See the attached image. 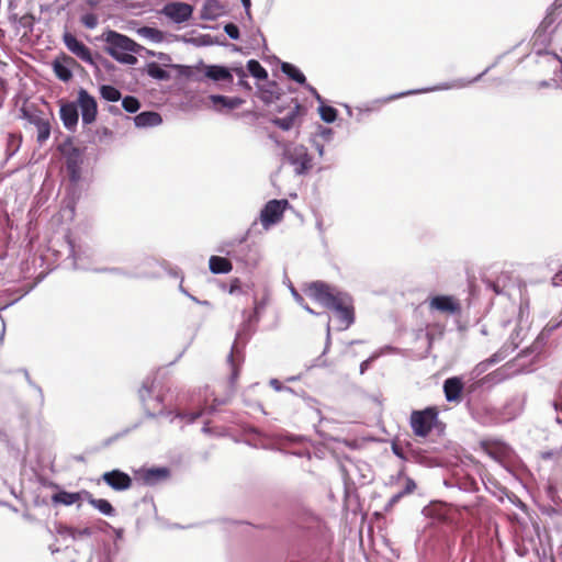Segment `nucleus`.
Wrapping results in <instances>:
<instances>
[{"label":"nucleus","mask_w":562,"mask_h":562,"mask_svg":"<svg viewBox=\"0 0 562 562\" xmlns=\"http://www.w3.org/2000/svg\"><path fill=\"white\" fill-rule=\"evenodd\" d=\"M535 54L538 56L536 63L540 67L549 68L548 70L552 71L554 76H557L558 72H562V58L557 54L541 48L535 50Z\"/></svg>","instance_id":"412c9836"},{"label":"nucleus","mask_w":562,"mask_h":562,"mask_svg":"<svg viewBox=\"0 0 562 562\" xmlns=\"http://www.w3.org/2000/svg\"><path fill=\"white\" fill-rule=\"evenodd\" d=\"M430 310H436L450 315H459L461 313L460 303L450 295H436L429 301Z\"/></svg>","instance_id":"f3484780"},{"label":"nucleus","mask_w":562,"mask_h":562,"mask_svg":"<svg viewBox=\"0 0 562 562\" xmlns=\"http://www.w3.org/2000/svg\"><path fill=\"white\" fill-rule=\"evenodd\" d=\"M302 106L296 101H294V105L290 108L289 112L283 117L274 116L270 120V122L281 128L282 131H290L294 127H300L301 120H300V113H301Z\"/></svg>","instance_id":"a211bd4d"},{"label":"nucleus","mask_w":562,"mask_h":562,"mask_svg":"<svg viewBox=\"0 0 562 562\" xmlns=\"http://www.w3.org/2000/svg\"><path fill=\"white\" fill-rule=\"evenodd\" d=\"M262 307L261 304L259 303H256L255 304V308H254V312L250 313L247 317L249 318V321H252L254 324H258L259 319H260V315H259V310Z\"/></svg>","instance_id":"bf43d9fd"},{"label":"nucleus","mask_w":562,"mask_h":562,"mask_svg":"<svg viewBox=\"0 0 562 562\" xmlns=\"http://www.w3.org/2000/svg\"><path fill=\"white\" fill-rule=\"evenodd\" d=\"M63 40L68 50L80 58L82 61L88 64L95 63L90 48L86 46L81 41L77 40L74 34L65 32Z\"/></svg>","instance_id":"4468645a"},{"label":"nucleus","mask_w":562,"mask_h":562,"mask_svg":"<svg viewBox=\"0 0 562 562\" xmlns=\"http://www.w3.org/2000/svg\"><path fill=\"white\" fill-rule=\"evenodd\" d=\"M71 63H75L74 58L66 55H64L63 60L57 58L53 61L54 74L59 80L67 82L72 78V71L69 68Z\"/></svg>","instance_id":"cd10ccee"},{"label":"nucleus","mask_w":562,"mask_h":562,"mask_svg":"<svg viewBox=\"0 0 562 562\" xmlns=\"http://www.w3.org/2000/svg\"><path fill=\"white\" fill-rule=\"evenodd\" d=\"M136 127L146 128L155 127L161 124L162 119L158 112L144 111L134 116Z\"/></svg>","instance_id":"bb28decb"},{"label":"nucleus","mask_w":562,"mask_h":562,"mask_svg":"<svg viewBox=\"0 0 562 562\" xmlns=\"http://www.w3.org/2000/svg\"><path fill=\"white\" fill-rule=\"evenodd\" d=\"M381 355H383V349L378 352H374L367 360L362 361L360 363V373L363 374L369 369L371 362L378 359Z\"/></svg>","instance_id":"603ef678"},{"label":"nucleus","mask_w":562,"mask_h":562,"mask_svg":"<svg viewBox=\"0 0 562 562\" xmlns=\"http://www.w3.org/2000/svg\"><path fill=\"white\" fill-rule=\"evenodd\" d=\"M553 407L558 412V416L555 417V422L562 425V403L553 402Z\"/></svg>","instance_id":"0e129e2a"},{"label":"nucleus","mask_w":562,"mask_h":562,"mask_svg":"<svg viewBox=\"0 0 562 562\" xmlns=\"http://www.w3.org/2000/svg\"><path fill=\"white\" fill-rule=\"evenodd\" d=\"M495 65H496V63L491 65V66H488L485 70H483L480 75H477L476 77H474L471 80L459 79V80H456L453 82H446V83H442V85H439V86H435V87H430V88H424V89H418V90H408V91H405V92H401V93H397V94L390 95L389 98H386V101L395 100V99H398V98H402V97H405V95H411V94L425 93V92L438 91V90H449V89H452V88H464V87H467V86H469L471 83H474V82L479 81Z\"/></svg>","instance_id":"9d476101"},{"label":"nucleus","mask_w":562,"mask_h":562,"mask_svg":"<svg viewBox=\"0 0 562 562\" xmlns=\"http://www.w3.org/2000/svg\"><path fill=\"white\" fill-rule=\"evenodd\" d=\"M22 138L14 134H9L7 139V158H11L20 149Z\"/></svg>","instance_id":"ea45409f"},{"label":"nucleus","mask_w":562,"mask_h":562,"mask_svg":"<svg viewBox=\"0 0 562 562\" xmlns=\"http://www.w3.org/2000/svg\"><path fill=\"white\" fill-rule=\"evenodd\" d=\"M128 431H130V429H125L123 432H119V434H116V435L105 439L104 442H103V446L104 447L110 446L112 442H114L115 440H117L122 436L126 435Z\"/></svg>","instance_id":"e2e57ef3"},{"label":"nucleus","mask_w":562,"mask_h":562,"mask_svg":"<svg viewBox=\"0 0 562 562\" xmlns=\"http://www.w3.org/2000/svg\"><path fill=\"white\" fill-rule=\"evenodd\" d=\"M66 532L74 540L82 537H90L92 535V530L89 527L78 529V528H67Z\"/></svg>","instance_id":"49530a36"},{"label":"nucleus","mask_w":562,"mask_h":562,"mask_svg":"<svg viewBox=\"0 0 562 562\" xmlns=\"http://www.w3.org/2000/svg\"><path fill=\"white\" fill-rule=\"evenodd\" d=\"M122 106L128 113H136L140 108V102L133 95H126L122 99Z\"/></svg>","instance_id":"37998d69"},{"label":"nucleus","mask_w":562,"mask_h":562,"mask_svg":"<svg viewBox=\"0 0 562 562\" xmlns=\"http://www.w3.org/2000/svg\"><path fill=\"white\" fill-rule=\"evenodd\" d=\"M317 135L322 137L325 142H330L334 136V131L329 127L319 126Z\"/></svg>","instance_id":"5fc2aeb1"},{"label":"nucleus","mask_w":562,"mask_h":562,"mask_svg":"<svg viewBox=\"0 0 562 562\" xmlns=\"http://www.w3.org/2000/svg\"><path fill=\"white\" fill-rule=\"evenodd\" d=\"M239 247V238H236V239H232V240H226V241H223L218 247H217V251L220 254H224L226 255L227 257L229 258H241L240 255H238L236 252V249H238Z\"/></svg>","instance_id":"c9c22d12"},{"label":"nucleus","mask_w":562,"mask_h":562,"mask_svg":"<svg viewBox=\"0 0 562 562\" xmlns=\"http://www.w3.org/2000/svg\"><path fill=\"white\" fill-rule=\"evenodd\" d=\"M102 480L117 492L126 491L132 486L131 476L117 469L103 473Z\"/></svg>","instance_id":"6ab92c4d"},{"label":"nucleus","mask_w":562,"mask_h":562,"mask_svg":"<svg viewBox=\"0 0 562 562\" xmlns=\"http://www.w3.org/2000/svg\"><path fill=\"white\" fill-rule=\"evenodd\" d=\"M204 75L213 81L232 82L233 75L229 68L222 65H207L204 67Z\"/></svg>","instance_id":"a878e982"},{"label":"nucleus","mask_w":562,"mask_h":562,"mask_svg":"<svg viewBox=\"0 0 562 562\" xmlns=\"http://www.w3.org/2000/svg\"><path fill=\"white\" fill-rule=\"evenodd\" d=\"M276 143L283 148V156L294 167L295 175L303 176L312 169V157L304 145L279 140Z\"/></svg>","instance_id":"39448f33"},{"label":"nucleus","mask_w":562,"mask_h":562,"mask_svg":"<svg viewBox=\"0 0 562 562\" xmlns=\"http://www.w3.org/2000/svg\"><path fill=\"white\" fill-rule=\"evenodd\" d=\"M146 72L149 77L157 80H169L170 74L160 67L159 64L151 61L146 65Z\"/></svg>","instance_id":"e433bc0d"},{"label":"nucleus","mask_w":562,"mask_h":562,"mask_svg":"<svg viewBox=\"0 0 562 562\" xmlns=\"http://www.w3.org/2000/svg\"><path fill=\"white\" fill-rule=\"evenodd\" d=\"M192 12L193 7L186 2L167 3L162 9V13L178 24L188 21Z\"/></svg>","instance_id":"dca6fc26"},{"label":"nucleus","mask_w":562,"mask_h":562,"mask_svg":"<svg viewBox=\"0 0 562 562\" xmlns=\"http://www.w3.org/2000/svg\"><path fill=\"white\" fill-rule=\"evenodd\" d=\"M549 87L562 88V79L560 80V82H558L557 79H551V80H542L538 83V88H549Z\"/></svg>","instance_id":"6e6d98bb"},{"label":"nucleus","mask_w":562,"mask_h":562,"mask_svg":"<svg viewBox=\"0 0 562 562\" xmlns=\"http://www.w3.org/2000/svg\"><path fill=\"white\" fill-rule=\"evenodd\" d=\"M560 8H562V0H554L553 4L548 9L544 19L533 34V52L539 48L543 49L550 43L551 32H549V29L555 21L554 11Z\"/></svg>","instance_id":"1a4fd4ad"},{"label":"nucleus","mask_w":562,"mask_h":562,"mask_svg":"<svg viewBox=\"0 0 562 562\" xmlns=\"http://www.w3.org/2000/svg\"><path fill=\"white\" fill-rule=\"evenodd\" d=\"M438 420V409L435 406L422 411H413L409 418L412 430L417 437H427Z\"/></svg>","instance_id":"0eeeda50"},{"label":"nucleus","mask_w":562,"mask_h":562,"mask_svg":"<svg viewBox=\"0 0 562 562\" xmlns=\"http://www.w3.org/2000/svg\"><path fill=\"white\" fill-rule=\"evenodd\" d=\"M100 94L101 98L109 102H116L122 98L121 91L117 88L110 85H102L100 87Z\"/></svg>","instance_id":"58836bf2"},{"label":"nucleus","mask_w":562,"mask_h":562,"mask_svg":"<svg viewBox=\"0 0 562 562\" xmlns=\"http://www.w3.org/2000/svg\"><path fill=\"white\" fill-rule=\"evenodd\" d=\"M561 325V322L552 323L549 322L543 329L539 333V335L536 337L533 342L522 349L516 359L513 362V374L524 372L528 370V366L520 364L519 361L522 358H531L530 362H532L542 351L544 345L547 344L550 335Z\"/></svg>","instance_id":"20e7f679"},{"label":"nucleus","mask_w":562,"mask_h":562,"mask_svg":"<svg viewBox=\"0 0 562 562\" xmlns=\"http://www.w3.org/2000/svg\"><path fill=\"white\" fill-rule=\"evenodd\" d=\"M223 13V8L220 5L217 0H206L202 10H201V19L202 20H215Z\"/></svg>","instance_id":"7c9ffc66"},{"label":"nucleus","mask_w":562,"mask_h":562,"mask_svg":"<svg viewBox=\"0 0 562 562\" xmlns=\"http://www.w3.org/2000/svg\"><path fill=\"white\" fill-rule=\"evenodd\" d=\"M524 308L520 306V316L519 319L513 322V329L509 335L508 340L502 346L501 349L506 350V357L516 350L519 345L526 339L528 336L530 326L526 319L522 318Z\"/></svg>","instance_id":"9b49d317"},{"label":"nucleus","mask_w":562,"mask_h":562,"mask_svg":"<svg viewBox=\"0 0 562 562\" xmlns=\"http://www.w3.org/2000/svg\"><path fill=\"white\" fill-rule=\"evenodd\" d=\"M77 105L81 110L83 124L88 125L95 121L98 113L97 100L83 88L78 91Z\"/></svg>","instance_id":"ddd939ff"},{"label":"nucleus","mask_w":562,"mask_h":562,"mask_svg":"<svg viewBox=\"0 0 562 562\" xmlns=\"http://www.w3.org/2000/svg\"><path fill=\"white\" fill-rule=\"evenodd\" d=\"M81 155L79 150L75 148L66 158V170L70 181L69 188L67 189L66 205L71 210H74L76 201L80 198L78 182L81 179Z\"/></svg>","instance_id":"423d86ee"},{"label":"nucleus","mask_w":562,"mask_h":562,"mask_svg":"<svg viewBox=\"0 0 562 562\" xmlns=\"http://www.w3.org/2000/svg\"><path fill=\"white\" fill-rule=\"evenodd\" d=\"M209 100L216 112L231 111L238 109L245 101L239 97H226L222 94H211Z\"/></svg>","instance_id":"4be33fe9"},{"label":"nucleus","mask_w":562,"mask_h":562,"mask_svg":"<svg viewBox=\"0 0 562 562\" xmlns=\"http://www.w3.org/2000/svg\"><path fill=\"white\" fill-rule=\"evenodd\" d=\"M25 374V379H26V382L27 384L35 390V392L37 393V396H38V402H40V406L42 407L44 405V402H45V397H44V393H43V390L42 387L36 384L30 376L29 372L25 371L24 372Z\"/></svg>","instance_id":"09e8293b"},{"label":"nucleus","mask_w":562,"mask_h":562,"mask_svg":"<svg viewBox=\"0 0 562 562\" xmlns=\"http://www.w3.org/2000/svg\"><path fill=\"white\" fill-rule=\"evenodd\" d=\"M23 117L27 120V122L34 125L37 130L36 140L38 144L45 143L50 136V124L47 119H44L40 114L30 113L27 111H23Z\"/></svg>","instance_id":"aec40b11"},{"label":"nucleus","mask_w":562,"mask_h":562,"mask_svg":"<svg viewBox=\"0 0 562 562\" xmlns=\"http://www.w3.org/2000/svg\"><path fill=\"white\" fill-rule=\"evenodd\" d=\"M318 111L321 119L326 123H333L337 119L338 112L334 106L324 105L323 103H321Z\"/></svg>","instance_id":"a19ab883"},{"label":"nucleus","mask_w":562,"mask_h":562,"mask_svg":"<svg viewBox=\"0 0 562 562\" xmlns=\"http://www.w3.org/2000/svg\"><path fill=\"white\" fill-rule=\"evenodd\" d=\"M94 60H95V63L93 65L97 68L103 67L105 69H109L111 67V63L108 59H105V58H103L101 56H98L97 58H94Z\"/></svg>","instance_id":"680f3d73"},{"label":"nucleus","mask_w":562,"mask_h":562,"mask_svg":"<svg viewBox=\"0 0 562 562\" xmlns=\"http://www.w3.org/2000/svg\"><path fill=\"white\" fill-rule=\"evenodd\" d=\"M69 249H70L69 256L72 258L74 269H81V270L88 269V267L82 262V256H81L80 250H77L76 246L71 241H69Z\"/></svg>","instance_id":"79ce46f5"},{"label":"nucleus","mask_w":562,"mask_h":562,"mask_svg":"<svg viewBox=\"0 0 562 562\" xmlns=\"http://www.w3.org/2000/svg\"><path fill=\"white\" fill-rule=\"evenodd\" d=\"M291 293H292L295 302L300 306H302L307 313H310L312 315H316V312L314 310H312L307 304H305L303 296L294 288H291Z\"/></svg>","instance_id":"8fccbe9b"},{"label":"nucleus","mask_w":562,"mask_h":562,"mask_svg":"<svg viewBox=\"0 0 562 562\" xmlns=\"http://www.w3.org/2000/svg\"><path fill=\"white\" fill-rule=\"evenodd\" d=\"M281 70L284 75H286L293 81H295L302 86L305 85L306 78H305L304 74L293 64L283 61L281 64Z\"/></svg>","instance_id":"2f4dec72"},{"label":"nucleus","mask_w":562,"mask_h":562,"mask_svg":"<svg viewBox=\"0 0 562 562\" xmlns=\"http://www.w3.org/2000/svg\"><path fill=\"white\" fill-rule=\"evenodd\" d=\"M463 391V382L459 376L448 378L443 382V393L448 402H459Z\"/></svg>","instance_id":"393cba45"},{"label":"nucleus","mask_w":562,"mask_h":562,"mask_svg":"<svg viewBox=\"0 0 562 562\" xmlns=\"http://www.w3.org/2000/svg\"><path fill=\"white\" fill-rule=\"evenodd\" d=\"M153 393V381H150L149 378H147L143 384L142 387L138 391L139 400L143 404V407L146 412V414L149 417L155 416H169L171 412H167L165 409V406L162 404V396L160 394H156L153 400H147L146 395H150Z\"/></svg>","instance_id":"6e6552de"},{"label":"nucleus","mask_w":562,"mask_h":562,"mask_svg":"<svg viewBox=\"0 0 562 562\" xmlns=\"http://www.w3.org/2000/svg\"><path fill=\"white\" fill-rule=\"evenodd\" d=\"M205 413V409H199L196 412L190 413L177 412L175 418L184 419L188 424H193L198 418L202 417Z\"/></svg>","instance_id":"c03bdc74"},{"label":"nucleus","mask_w":562,"mask_h":562,"mask_svg":"<svg viewBox=\"0 0 562 562\" xmlns=\"http://www.w3.org/2000/svg\"><path fill=\"white\" fill-rule=\"evenodd\" d=\"M209 268L210 271L214 274H223L231 272L233 270V265L225 257L211 256L209 260Z\"/></svg>","instance_id":"c85d7f7f"},{"label":"nucleus","mask_w":562,"mask_h":562,"mask_svg":"<svg viewBox=\"0 0 562 562\" xmlns=\"http://www.w3.org/2000/svg\"><path fill=\"white\" fill-rule=\"evenodd\" d=\"M289 205L286 200H271L269 201L260 213V221L262 225L268 228L277 224L283 215L285 207Z\"/></svg>","instance_id":"f8f14e48"},{"label":"nucleus","mask_w":562,"mask_h":562,"mask_svg":"<svg viewBox=\"0 0 562 562\" xmlns=\"http://www.w3.org/2000/svg\"><path fill=\"white\" fill-rule=\"evenodd\" d=\"M269 89H265L261 91V100L265 102V103H271L273 102L276 99H278V93L276 91L277 89V83H270L269 85Z\"/></svg>","instance_id":"a18cd8bd"},{"label":"nucleus","mask_w":562,"mask_h":562,"mask_svg":"<svg viewBox=\"0 0 562 562\" xmlns=\"http://www.w3.org/2000/svg\"><path fill=\"white\" fill-rule=\"evenodd\" d=\"M241 290V282L238 278H235L234 280H232L231 284H229V290L228 292L231 294H235V293H238L240 292Z\"/></svg>","instance_id":"052dcab7"},{"label":"nucleus","mask_w":562,"mask_h":562,"mask_svg":"<svg viewBox=\"0 0 562 562\" xmlns=\"http://www.w3.org/2000/svg\"><path fill=\"white\" fill-rule=\"evenodd\" d=\"M561 453H562L561 448L558 450H549V451L542 452L541 458L543 460H550V459L559 458L561 456Z\"/></svg>","instance_id":"13d9d810"},{"label":"nucleus","mask_w":562,"mask_h":562,"mask_svg":"<svg viewBox=\"0 0 562 562\" xmlns=\"http://www.w3.org/2000/svg\"><path fill=\"white\" fill-rule=\"evenodd\" d=\"M506 358V350L499 349L491 358L477 363L473 369L472 373L474 376H479L484 373L492 364H495Z\"/></svg>","instance_id":"c756f323"},{"label":"nucleus","mask_w":562,"mask_h":562,"mask_svg":"<svg viewBox=\"0 0 562 562\" xmlns=\"http://www.w3.org/2000/svg\"><path fill=\"white\" fill-rule=\"evenodd\" d=\"M307 294L323 306L335 311L344 328H348L355 322L352 300L346 292L335 291L322 281L312 282L307 288Z\"/></svg>","instance_id":"f257e3e1"},{"label":"nucleus","mask_w":562,"mask_h":562,"mask_svg":"<svg viewBox=\"0 0 562 562\" xmlns=\"http://www.w3.org/2000/svg\"><path fill=\"white\" fill-rule=\"evenodd\" d=\"M103 37L106 43L105 52L115 60L125 65H135L137 63L134 54H140V49H144L143 46L128 36L112 30L105 32Z\"/></svg>","instance_id":"f03ea898"},{"label":"nucleus","mask_w":562,"mask_h":562,"mask_svg":"<svg viewBox=\"0 0 562 562\" xmlns=\"http://www.w3.org/2000/svg\"><path fill=\"white\" fill-rule=\"evenodd\" d=\"M224 32L232 40H238L240 36L239 27L235 23L225 24Z\"/></svg>","instance_id":"3c124183"},{"label":"nucleus","mask_w":562,"mask_h":562,"mask_svg":"<svg viewBox=\"0 0 562 562\" xmlns=\"http://www.w3.org/2000/svg\"><path fill=\"white\" fill-rule=\"evenodd\" d=\"M247 71L256 79L265 80L268 78V71L256 59L247 61Z\"/></svg>","instance_id":"4c0bfd02"},{"label":"nucleus","mask_w":562,"mask_h":562,"mask_svg":"<svg viewBox=\"0 0 562 562\" xmlns=\"http://www.w3.org/2000/svg\"><path fill=\"white\" fill-rule=\"evenodd\" d=\"M138 479L146 485L153 486L169 476L167 468L140 469L136 472Z\"/></svg>","instance_id":"5701e85b"},{"label":"nucleus","mask_w":562,"mask_h":562,"mask_svg":"<svg viewBox=\"0 0 562 562\" xmlns=\"http://www.w3.org/2000/svg\"><path fill=\"white\" fill-rule=\"evenodd\" d=\"M88 495V503L94 507L95 509H98L101 514L105 515V516H113L115 510L113 508V506L111 505V503L104 498H94L92 497L91 494H87Z\"/></svg>","instance_id":"473e14b6"},{"label":"nucleus","mask_w":562,"mask_h":562,"mask_svg":"<svg viewBox=\"0 0 562 562\" xmlns=\"http://www.w3.org/2000/svg\"><path fill=\"white\" fill-rule=\"evenodd\" d=\"M59 114L64 126L68 131H75L79 120L78 105L74 102L65 103L60 106Z\"/></svg>","instance_id":"b1692460"},{"label":"nucleus","mask_w":562,"mask_h":562,"mask_svg":"<svg viewBox=\"0 0 562 562\" xmlns=\"http://www.w3.org/2000/svg\"><path fill=\"white\" fill-rule=\"evenodd\" d=\"M404 497V494L400 491L395 493L385 505V510H390L395 504H397L402 498Z\"/></svg>","instance_id":"4d7b16f0"},{"label":"nucleus","mask_w":562,"mask_h":562,"mask_svg":"<svg viewBox=\"0 0 562 562\" xmlns=\"http://www.w3.org/2000/svg\"><path fill=\"white\" fill-rule=\"evenodd\" d=\"M404 480L405 486L403 490H401V492L404 494V496H406L414 493V491L416 490V483L412 477L408 476H404Z\"/></svg>","instance_id":"864d4df0"},{"label":"nucleus","mask_w":562,"mask_h":562,"mask_svg":"<svg viewBox=\"0 0 562 562\" xmlns=\"http://www.w3.org/2000/svg\"><path fill=\"white\" fill-rule=\"evenodd\" d=\"M305 87L306 90H308L311 92V94L319 102V103H323V99L322 97L319 95V93L317 92V90L312 87L311 85L306 83L303 85Z\"/></svg>","instance_id":"69168bd1"},{"label":"nucleus","mask_w":562,"mask_h":562,"mask_svg":"<svg viewBox=\"0 0 562 562\" xmlns=\"http://www.w3.org/2000/svg\"><path fill=\"white\" fill-rule=\"evenodd\" d=\"M256 325L257 324H254L252 321H249V318L246 317L236 333V337L228 356V362L232 368L229 378L232 383H234L238 378V361L243 359V348L256 331Z\"/></svg>","instance_id":"7ed1b4c3"},{"label":"nucleus","mask_w":562,"mask_h":562,"mask_svg":"<svg viewBox=\"0 0 562 562\" xmlns=\"http://www.w3.org/2000/svg\"><path fill=\"white\" fill-rule=\"evenodd\" d=\"M79 493H70L66 491H60L52 496V501L54 504H63L66 506L75 504L76 502L79 501Z\"/></svg>","instance_id":"f704fd0d"},{"label":"nucleus","mask_w":562,"mask_h":562,"mask_svg":"<svg viewBox=\"0 0 562 562\" xmlns=\"http://www.w3.org/2000/svg\"><path fill=\"white\" fill-rule=\"evenodd\" d=\"M137 34L149 42L160 43L164 41V32L150 26H142L137 29Z\"/></svg>","instance_id":"72a5a7b5"},{"label":"nucleus","mask_w":562,"mask_h":562,"mask_svg":"<svg viewBox=\"0 0 562 562\" xmlns=\"http://www.w3.org/2000/svg\"><path fill=\"white\" fill-rule=\"evenodd\" d=\"M312 145L314 146V148L316 149L317 154L319 155V157H323L324 156V153H325V148H324V145L318 143L316 140V138H313L312 139Z\"/></svg>","instance_id":"774afa93"},{"label":"nucleus","mask_w":562,"mask_h":562,"mask_svg":"<svg viewBox=\"0 0 562 562\" xmlns=\"http://www.w3.org/2000/svg\"><path fill=\"white\" fill-rule=\"evenodd\" d=\"M247 236L248 233L239 238V247L236 249V252L240 255L241 258L233 259L247 267H256L260 261V255L256 246L246 243Z\"/></svg>","instance_id":"2eb2a0df"},{"label":"nucleus","mask_w":562,"mask_h":562,"mask_svg":"<svg viewBox=\"0 0 562 562\" xmlns=\"http://www.w3.org/2000/svg\"><path fill=\"white\" fill-rule=\"evenodd\" d=\"M270 386L276 391H282V390H289L288 387H284L282 383L278 379H271L269 381Z\"/></svg>","instance_id":"338daca9"},{"label":"nucleus","mask_w":562,"mask_h":562,"mask_svg":"<svg viewBox=\"0 0 562 562\" xmlns=\"http://www.w3.org/2000/svg\"><path fill=\"white\" fill-rule=\"evenodd\" d=\"M80 22L85 25V27L89 30H93L98 25V16L94 13H85L80 18Z\"/></svg>","instance_id":"de8ad7c7"}]
</instances>
